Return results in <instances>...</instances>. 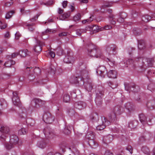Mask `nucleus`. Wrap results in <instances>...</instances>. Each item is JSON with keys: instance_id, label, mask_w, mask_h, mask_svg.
I'll return each mask as SVG.
<instances>
[{"instance_id": "nucleus-12", "label": "nucleus", "mask_w": 155, "mask_h": 155, "mask_svg": "<svg viewBox=\"0 0 155 155\" xmlns=\"http://www.w3.org/2000/svg\"><path fill=\"white\" fill-rule=\"evenodd\" d=\"M139 118L140 121L144 125L147 123V117L144 114H140L139 115Z\"/></svg>"}, {"instance_id": "nucleus-24", "label": "nucleus", "mask_w": 155, "mask_h": 155, "mask_svg": "<svg viewBox=\"0 0 155 155\" xmlns=\"http://www.w3.org/2000/svg\"><path fill=\"white\" fill-rule=\"evenodd\" d=\"M15 13V11L12 10L7 12L5 15V18L6 19H9L11 18L13 14Z\"/></svg>"}, {"instance_id": "nucleus-5", "label": "nucleus", "mask_w": 155, "mask_h": 155, "mask_svg": "<svg viewBox=\"0 0 155 155\" xmlns=\"http://www.w3.org/2000/svg\"><path fill=\"white\" fill-rule=\"evenodd\" d=\"M37 45L35 46L33 48V50L36 53L39 54L41 51V46L44 45V43L41 42L39 40H37Z\"/></svg>"}, {"instance_id": "nucleus-11", "label": "nucleus", "mask_w": 155, "mask_h": 155, "mask_svg": "<svg viewBox=\"0 0 155 155\" xmlns=\"http://www.w3.org/2000/svg\"><path fill=\"white\" fill-rule=\"evenodd\" d=\"M106 71V68L102 66L99 68L97 71V72L101 76L104 77V73Z\"/></svg>"}, {"instance_id": "nucleus-28", "label": "nucleus", "mask_w": 155, "mask_h": 155, "mask_svg": "<svg viewBox=\"0 0 155 155\" xmlns=\"http://www.w3.org/2000/svg\"><path fill=\"white\" fill-rule=\"evenodd\" d=\"M151 17L148 15H145L142 18V20L145 22H147L151 19Z\"/></svg>"}, {"instance_id": "nucleus-32", "label": "nucleus", "mask_w": 155, "mask_h": 155, "mask_svg": "<svg viewBox=\"0 0 155 155\" xmlns=\"http://www.w3.org/2000/svg\"><path fill=\"white\" fill-rule=\"evenodd\" d=\"M70 82L72 83L77 84L78 83L77 77H71L70 80Z\"/></svg>"}, {"instance_id": "nucleus-9", "label": "nucleus", "mask_w": 155, "mask_h": 155, "mask_svg": "<svg viewBox=\"0 0 155 155\" xmlns=\"http://www.w3.org/2000/svg\"><path fill=\"white\" fill-rule=\"evenodd\" d=\"M54 131L52 130L50 127H47L45 128L44 130L45 135L46 136L49 137H52L54 134Z\"/></svg>"}, {"instance_id": "nucleus-13", "label": "nucleus", "mask_w": 155, "mask_h": 155, "mask_svg": "<svg viewBox=\"0 0 155 155\" xmlns=\"http://www.w3.org/2000/svg\"><path fill=\"white\" fill-rule=\"evenodd\" d=\"M117 75V72L115 70H110L107 73V76L110 78H116Z\"/></svg>"}, {"instance_id": "nucleus-50", "label": "nucleus", "mask_w": 155, "mask_h": 155, "mask_svg": "<svg viewBox=\"0 0 155 155\" xmlns=\"http://www.w3.org/2000/svg\"><path fill=\"white\" fill-rule=\"evenodd\" d=\"M21 35L19 32H17L15 34V38L16 39H18L21 36Z\"/></svg>"}, {"instance_id": "nucleus-26", "label": "nucleus", "mask_w": 155, "mask_h": 155, "mask_svg": "<svg viewBox=\"0 0 155 155\" xmlns=\"http://www.w3.org/2000/svg\"><path fill=\"white\" fill-rule=\"evenodd\" d=\"M81 14L79 13H78L74 17L73 20L76 22L79 21L81 19Z\"/></svg>"}, {"instance_id": "nucleus-44", "label": "nucleus", "mask_w": 155, "mask_h": 155, "mask_svg": "<svg viewBox=\"0 0 155 155\" xmlns=\"http://www.w3.org/2000/svg\"><path fill=\"white\" fill-rule=\"evenodd\" d=\"M41 14V13H39L37 14L35 16L31 19V21H36L38 19V17Z\"/></svg>"}, {"instance_id": "nucleus-42", "label": "nucleus", "mask_w": 155, "mask_h": 155, "mask_svg": "<svg viewBox=\"0 0 155 155\" xmlns=\"http://www.w3.org/2000/svg\"><path fill=\"white\" fill-rule=\"evenodd\" d=\"M93 20V19L92 18V17H90L89 18V19H87L85 20H83L82 21V23L83 24H85L86 22L89 23L91 21Z\"/></svg>"}, {"instance_id": "nucleus-35", "label": "nucleus", "mask_w": 155, "mask_h": 155, "mask_svg": "<svg viewBox=\"0 0 155 155\" xmlns=\"http://www.w3.org/2000/svg\"><path fill=\"white\" fill-rule=\"evenodd\" d=\"M92 88L93 86L91 83L87 84L86 85V89L88 91H91Z\"/></svg>"}, {"instance_id": "nucleus-31", "label": "nucleus", "mask_w": 155, "mask_h": 155, "mask_svg": "<svg viewBox=\"0 0 155 155\" xmlns=\"http://www.w3.org/2000/svg\"><path fill=\"white\" fill-rule=\"evenodd\" d=\"M27 130L24 128H22L19 130L18 131V133L19 135H24L26 134Z\"/></svg>"}, {"instance_id": "nucleus-45", "label": "nucleus", "mask_w": 155, "mask_h": 155, "mask_svg": "<svg viewBox=\"0 0 155 155\" xmlns=\"http://www.w3.org/2000/svg\"><path fill=\"white\" fill-rule=\"evenodd\" d=\"M11 62L9 60L5 62V63L4 64V65L6 67H10L12 65Z\"/></svg>"}, {"instance_id": "nucleus-20", "label": "nucleus", "mask_w": 155, "mask_h": 155, "mask_svg": "<svg viewBox=\"0 0 155 155\" xmlns=\"http://www.w3.org/2000/svg\"><path fill=\"white\" fill-rule=\"evenodd\" d=\"M28 51L27 49H24L21 50L18 52L19 54L21 57H24L28 54Z\"/></svg>"}, {"instance_id": "nucleus-38", "label": "nucleus", "mask_w": 155, "mask_h": 155, "mask_svg": "<svg viewBox=\"0 0 155 155\" xmlns=\"http://www.w3.org/2000/svg\"><path fill=\"white\" fill-rule=\"evenodd\" d=\"M6 137V136L5 134H2L0 136V140L2 141V143H4L5 141V138Z\"/></svg>"}, {"instance_id": "nucleus-51", "label": "nucleus", "mask_w": 155, "mask_h": 155, "mask_svg": "<svg viewBox=\"0 0 155 155\" xmlns=\"http://www.w3.org/2000/svg\"><path fill=\"white\" fill-rule=\"evenodd\" d=\"M68 4V1H64L62 3V6L63 8H64L66 7Z\"/></svg>"}, {"instance_id": "nucleus-8", "label": "nucleus", "mask_w": 155, "mask_h": 155, "mask_svg": "<svg viewBox=\"0 0 155 155\" xmlns=\"http://www.w3.org/2000/svg\"><path fill=\"white\" fill-rule=\"evenodd\" d=\"M13 97L12 99L14 104L18 106L20 104V99L17 96V92L16 91L13 92Z\"/></svg>"}, {"instance_id": "nucleus-46", "label": "nucleus", "mask_w": 155, "mask_h": 155, "mask_svg": "<svg viewBox=\"0 0 155 155\" xmlns=\"http://www.w3.org/2000/svg\"><path fill=\"white\" fill-rule=\"evenodd\" d=\"M112 26L110 25H107L105 26L104 28H101L103 30H109L112 28Z\"/></svg>"}, {"instance_id": "nucleus-37", "label": "nucleus", "mask_w": 155, "mask_h": 155, "mask_svg": "<svg viewBox=\"0 0 155 155\" xmlns=\"http://www.w3.org/2000/svg\"><path fill=\"white\" fill-rule=\"evenodd\" d=\"M88 72L85 70L83 71L81 73V76L82 77V78L84 79L87 76Z\"/></svg>"}, {"instance_id": "nucleus-63", "label": "nucleus", "mask_w": 155, "mask_h": 155, "mask_svg": "<svg viewBox=\"0 0 155 155\" xmlns=\"http://www.w3.org/2000/svg\"><path fill=\"white\" fill-rule=\"evenodd\" d=\"M70 8L71 12H73L75 9L74 7L72 5L71 6Z\"/></svg>"}, {"instance_id": "nucleus-36", "label": "nucleus", "mask_w": 155, "mask_h": 155, "mask_svg": "<svg viewBox=\"0 0 155 155\" xmlns=\"http://www.w3.org/2000/svg\"><path fill=\"white\" fill-rule=\"evenodd\" d=\"M104 120H103V125L105 126V127L106 126H108L110 124V121L107 120L105 119V118H104Z\"/></svg>"}, {"instance_id": "nucleus-17", "label": "nucleus", "mask_w": 155, "mask_h": 155, "mask_svg": "<svg viewBox=\"0 0 155 155\" xmlns=\"http://www.w3.org/2000/svg\"><path fill=\"white\" fill-rule=\"evenodd\" d=\"M120 17L117 19V21L120 23H123L124 21V18L126 17L125 13H121L120 14Z\"/></svg>"}, {"instance_id": "nucleus-18", "label": "nucleus", "mask_w": 155, "mask_h": 155, "mask_svg": "<svg viewBox=\"0 0 155 155\" xmlns=\"http://www.w3.org/2000/svg\"><path fill=\"white\" fill-rule=\"evenodd\" d=\"M35 103L39 106H41L45 104V101L39 99H35L34 100Z\"/></svg>"}, {"instance_id": "nucleus-19", "label": "nucleus", "mask_w": 155, "mask_h": 155, "mask_svg": "<svg viewBox=\"0 0 155 155\" xmlns=\"http://www.w3.org/2000/svg\"><path fill=\"white\" fill-rule=\"evenodd\" d=\"M70 16L69 12H67L60 15L59 16V19L62 20H64Z\"/></svg>"}, {"instance_id": "nucleus-22", "label": "nucleus", "mask_w": 155, "mask_h": 155, "mask_svg": "<svg viewBox=\"0 0 155 155\" xmlns=\"http://www.w3.org/2000/svg\"><path fill=\"white\" fill-rule=\"evenodd\" d=\"M86 30L85 29H80L76 30V34L78 35H81L82 33L86 32Z\"/></svg>"}, {"instance_id": "nucleus-21", "label": "nucleus", "mask_w": 155, "mask_h": 155, "mask_svg": "<svg viewBox=\"0 0 155 155\" xmlns=\"http://www.w3.org/2000/svg\"><path fill=\"white\" fill-rule=\"evenodd\" d=\"M9 131V128L6 126L1 127V128L0 129V131L1 132L5 134H8Z\"/></svg>"}, {"instance_id": "nucleus-40", "label": "nucleus", "mask_w": 155, "mask_h": 155, "mask_svg": "<svg viewBox=\"0 0 155 155\" xmlns=\"http://www.w3.org/2000/svg\"><path fill=\"white\" fill-rule=\"evenodd\" d=\"M35 25L34 23H32L31 24H28L27 25V26L28 27V29L30 31H33L34 30V28L32 27V26Z\"/></svg>"}, {"instance_id": "nucleus-61", "label": "nucleus", "mask_w": 155, "mask_h": 155, "mask_svg": "<svg viewBox=\"0 0 155 155\" xmlns=\"http://www.w3.org/2000/svg\"><path fill=\"white\" fill-rule=\"evenodd\" d=\"M81 2L86 4L88 2V0H81Z\"/></svg>"}, {"instance_id": "nucleus-7", "label": "nucleus", "mask_w": 155, "mask_h": 155, "mask_svg": "<svg viewBox=\"0 0 155 155\" xmlns=\"http://www.w3.org/2000/svg\"><path fill=\"white\" fill-rule=\"evenodd\" d=\"M43 118L46 123L48 124L51 123L54 119V117L49 113L45 114L43 115Z\"/></svg>"}, {"instance_id": "nucleus-49", "label": "nucleus", "mask_w": 155, "mask_h": 155, "mask_svg": "<svg viewBox=\"0 0 155 155\" xmlns=\"http://www.w3.org/2000/svg\"><path fill=\"white\" fill-rule=\"evenodd\" d=\"M49 54L52 58H54L55 57V54L53 51H50L49 52Z\"/></svg>"}, {"instance_id": "nucleus-52", "label": "nucleus", "mask_w": 155, "mask_h": 155, "mask_svg": "<svg viewBox=\"0 0 155 155\" xmlns=\"http://www.w3.org/2000/svg\"><path fill=\"white\" fill-rule=\"evenodd\" d=\"M127 149L131 153H133V149L131 146H128L127 148Z\"/></svg>"}, {"instance_id": "nucleus-62", "label": "nucleus", "mask_w": 155, "mask_h": 155, "mask_svg": "<svg viewBox=\"0 0 155 155\" xmlns=\"http://www.w3.org/2000/svg\"><path fill=\"white\" fill-rule=\"evenodd\" d=\"M7 25L6 24H5L3 25L1 27V29H4L5 28L7 27Z\"/></svg>"}, {"instance_id": "nucleus-60", "label": "nucleus", "mask_w": 155, "mask_h": 155, "mask_svg": "<svg viewBox=\"0 0 155 155\" xmlns=\"http://www.w3.org/2000/svg\"><path fill=\"white\" fill-rule=\"evenodd\" d=\"M4 36L5 38H9L10 36L9 32H6L4 35Z\"/></svg>"}, {"instance_id": "nucleus-33", "label": "nucleus", "mask_w": 155, "mask_h": 155, "mask_svg": "<svg viewBox=\"0 0 155 155\" xmlns=\"http://www.w3.org/2000/svg\"><path fill=\"white\" fill-rule=\"evenodd\" d=\"M142 151L145 154H148L150 153V150L148 148L145 147H143L142 148Z\"/></svg>"}, {"instance_id": "nucleus-59", "label": "nucleus", "mask_w": 155, "mask_h": 155, "mask_svg": "<svg viewBox=\"0 0 155 155\" xmlns=\"http://www.w3.org/2000/svg\"><path fill=\"white\" fill-rule=\"evenodd\" d=\"M50 31H51V29H48L45 31L43 32L42 34L43 35H45L47 33Z\"/></svg>"}, {"instance_id": "nucleus-30", "label": "nucleus", "mask_w": 155, "mask_h": 155, "mask_svg": "<svg viewBox=\"0 0 155 155\" xmlns=\"http://www.w3.org/2000/svg\"><path fill=\"white\" fill-rule=\"evenodd\" d=\"M19 115L21 117H24L26 116V110L23 109H20L19 111Z\"/></svg>"}, {"instance_id": "nucleus-47", "label": "nucleus", "mask_w": 155, "mask_h": 155, "mask_svg": "<svg viewBox=\"0 0 155 155\" xmlns=\"http://www.w3.org/2000/svg\"><path fill=\"white\" fill-rule=\"evenodd\" d=\"M64 132L65 134H68L70 133V130L68 128L65 127L64 130Z\"/></svg>"}, {"instance_id": "nucleus-15", "label": "nucleus", "mask_w": 155, "mask_h": 155, "mask_svg": "<svg viewBox=\"0 0 155 155\" xmlns=\"http://www.w3.org/2000/svg\"><path fill=\"white\" fill-rule=\"evenodd\" d=\"M146 105L147 107L150 110H153L155 108L154 101L148 102Z\"/></svg>"}, {"instance_id": "nucleus-48", "label": "nucleus", "mask_w": 155, "mask_h": 155, "mask_svg": "<svg viewBox=\"0 0 155 155\" xmlns=\"http://www.w3.org/2000/svg\"><path fill=\"white\" fill-rule=\"evenodd\" d=\"M57 54L59 56L61 55L63 53L62 50L60 49H57Z\"/></svg>"}, {"instance_id": "nucleus-25", "label": "nucleus", "mask_w": 155, "mask_h": 155, "mask_svg": "<svg viewBox=\"0 0 155 155\" xmlns=\"http://www.w3.org/2000/svg\"><path fill=\"white\" fill-rule=\"evenodd\" d=\"M134 87H135V86H129V85H126L125 86V89L127 91H134Z\"/></svg>"}, {"instance_id": "nucleus-6", "label": "nucleus", "mask_w": 155, "mask_h": 155, "mask_svg": "<svg viewBox=\"0 0 155 155\" xmlns=\"http://www.w3.org/2000/svg\"><path fill=\"white\" fill-rule=\"evenodd\" d=\"M74 61V58L72 55V54L70 52H67V55L65 56L64 58V62L67 63H72Z\"/></svg>"}, {"instance_id": "nucleus-43", "label": "nucleus", "mask_w": 155, "mask_h": 155, "mask_svg": "<svg viewBox=\"0 0 155 155\" xmlns=\"http://www.w3.org/2000/svg\"><path fill=\"white\" fill-rule=\"evenodd\" d=\"M147 73L148 74V76H147V77L149 76H153L155 75V73L153 71L149 70L147 72Z\"/></svg>"}, {"instance_id": "nucleus-55", "label": "nucleus", "mask_w": 155, "mask_h": 155, "mask_svg": "<svg viewBox=\"0 0 155 155\" xmlns=\"http://www.w3.org/2000/svg\"><path fill=\"white\" fill-rule=\"evenodd\" d=\"M67 33L66 32H63L59 34V36L60 37L65 36L67 35Z\"/></svg>"}, {"instance_id": "nucleus-1", "label": "nucleus", "mask_w": 155, "mask_h": 155, "mask_svg": "<svg viewBox=\"0 0 155 155\" xmlns=\"http://www.w3.org/2000/svg\"><path fill=\"white\" fill-rule=\"evenodd\" d=\"M88 48V51L90 53V56L96 58H99L101 55L100 51L96 49L93 45H90Z\"/></svg>"}, {"instance_id": "nucleus-54", "label": "nucleus", "mask_w": 155, "mask_h": 155, "mask_svg": "<svg viewBox=\"0 0 155 155\" xmlns=\"http://www.w3.org/2000/svg\"><path fill=\"white\" fill-rule=\"evenodd\" d=\"M19 54L18 52H16L13 53L12 55V58H15Z\"/></svg>"}, {"instance_id": "nucleus-58", "label": "nucleus", "mask_w": 155, "mask_h": 155, "mask_svg": "<svg viewBox=\"0 0 155 155\" xmlns=\"http://www.w3.org/2000/svg\"><path fill=\"white\" fill-rule=\"evenodd\" d=\"M47 155H61V154L59 153H53L50 152L48 153Z\"/></svg>"}, {"instance_id": "nucleus-4", "label": "nucleus", "mask_w": 155, "mask_h": 155, "mask_svg": "<svg viewBox=\"0 0 155 155\" xmlns=\"http://www.w3.org/2000/svg\"><path fill=\"white\" fill-rule=\"evenodd\" d=\"M135 61L140 62H141L143 64H144L145 61H146L148 65L150 67L152 66L153 62V59L152 58H142L140 57L136 58L135 59Z\"/></svg>"}, {"instance_id": "nucleus-39", "label": "nucleus", "mask_w": 155, "mask_h": 155, "mask_svg": "<svg viewBox=\"0 0 155 155\" xmlns=\"http://www.w3.org/2000/svg\"><path fill=\"white\" fill-rule=\"evenodd\" d=\"M88 144L90 146L92 147L94 146H96V145H97L96 143L92 140H91L89 141Z\"/></svg>"}, {"instance_id": "nucleus-64", "label": "nucleus", "mask_w": 155, "mask_h": 155, "mask_svg": "<svg viewBox=\"0 0 155 155\" xmlns=\"http://www.w3.org/2000/svg\"><path fill=\"white\" fill-rule=\"evenodd\" d=\"M114 16L113 15H112V14L110 15L109 16V17L110 18H112V20L114 19Z\"/></svg>"}, {"instance_id": "nucleus-56", "label": "nucleus", "mask_w": 155, "mask_h": 155, "mask_svg": "<svg viewBox=\"0 0 155 155\" xmlns=\"http://www.w3.org/2000/svg\"><path fill=\"white\" fill-rule=\"evenodd\" d=\"M64 10L60 8H59L58 9V12L59 14H61L63 13Z\"/></svg>"}, {"instance_id": "nucleus-57", "label": "nucleus", "mask_w": 155, "mask_h": 155, "mask_svg": "<svg viewBox=\"0 0 155 155\" xmlns=\"http://www.w3.org/2000/svg\"><path fill=\"white\" fill-rule=\"evenodd\" d=\"M104 155H113V154L112 153H111L110 151H106L105 152Z\"/></svg>"}, {"instance_id": "nucleus-41", "label": "nucleus", "mask_w": 155, "mask_h": 155, "mask_svg": "<svg viewBox=\"0 0 155 155\" xmlns=\"http://www.w3.org/2000/svg\"><path fill=\"white\" fill-rule=\"evenodd\" d=\"M105 128V126L104 125H99L96 127V129L98 130H101Z\"/></svg>"}, {"instance_id": "nucleus-34", "label": "nucleus", "mask_w": 155, "mask_h": 155, "mask_svg": "<svg viewBox=\"0 0 155 155\" xmlns=\"http://www.w3.org/2000/svg\"><path fill=\"white\" fill-rule=\"evenodd\" d=\"M148 121L150 123L149 124V125H151L153 124V123L155 122V117H151L150 118H149Z\"/></svg>"}, {"instance_id": "nucleus-14", "label": "nucleus", "mask_w": 155, "mask_h": 155, "mask_svg": "<svg viewBox=\"0 0 155 155\" xmlns=\"http://www.w3.org/2000/svg\"><path fill=\"white\" fill-rule=\"evenodd\" d=\"M116 49V48L114 46L110 45L107 46L106 47V50L109 54H113Z\"/></svg>"}, {"instance_id": "nucleus-10", "label": "nucleus", "mask_w": 155, "mask_h": 155, "mask_svg": "<svg viewBox=\"0 0 155 155\" xmlns=\"http://www.w3.org/2000/svg\"><path fill=\"white\" fill-rule=\"evenodd\" d=\"M125 107L130 113L132 112L135 109L134 105L132 104L129 102L125 104Z\"/></svg>"}, {"instance_id": "nucleus-3", "label": "nucleus", "mask_w": 155, "mask_h": 155, "mask_svg": "<svg viewBox=\"0 0 155 155\" xmlns=\"http://www.w3.org/2000/svg\"><path fill=\"white\" fill-rule=\"evenodd\" d=\"M124 111L123 108L121 107L117 106L115 107L113 109L114 114L110 117V120L111 122L114 121L116 119V116L121 114Z\"/></svg>"}, {"instance_id": "nucleus-29", "label": "nucleus", "mask_w": 155, "mask_h": 155, "mask_svg": "<svg viewBox=\"0 0 155 155\" xmlns=\"http://www.w3.org/2000/svg\"><path fill=\"white\" fill-rule=\"evenodd\" d=\"M63 101L66 103L68 102L70 100V97L69 95L65 94H64L63 97Z\"/></svg>"}, {"instance_id": "nucleus-53", "label": "nucleus", "mask_w": 155, "mask_h": 155, "mask_svg": "<svg viewBox=\"0 0 155 155\" xmlns=\"http://www.w3.org/2000/svg\"><path fill=\"white\" fill-rule=\"evenodd\" d=\"M133 61L132 59H128L126 61V64H133Z\"/></svg>"}, {"instance_id": "nucleus-16", "label": "nucleus", "mask_w": 155, "mask_h": 155, "mask_svg": "<svg viewBox=\"0 0 155 155\" xmlns=\"http://www.w3.org/2000/svg\"><path fill=\"white\" fill-rule=\"evenodd\" d=\"M95 102L97 105H101L102 103V97L99 94L96 97L95 99Z\"/></svg>"}, {"instance_id": "nucleus-27", "label": "nucleus", "mask_w": 155, "mask_h": 155, "mask_svg": "<svg viewBox=\"0 0 155 155\" xmlns=\"http://www.w3.org/2000/svg\"><path fill=\"white\" fill-rule=\"evenodd\" d=\"M92 29L94 32H98L99 31L103 30L101 28H100L99 26L97 25H95L93 26Z\"/></svg>"}, {"instance_id": "nucleus-23", "label": "nucleus", "mask_w": 155, "mask_h": 155, "mask_svg": "<svg viewBox=\"0 0 155 155\" xmlns=\"http://www.w3.org/2000/svg\"><path fill=\"white\" fill-rule=\"evenodd\" d=\"M37 145L40 148H43L45 147L46 143L44 140H43L41 141L38 142L37 143Z\"/></svg>"}, {"instance_id": "nucleus-2", "label": "nucleus", "mask_w": 155, "mask_h": 155, "mask_svg": "<svg viewBox=\"0 0 155 155\" xmlns=\"http://www.w3.org/2000/svg\"><path fill=\"white\" fill-rule=\"evenodd\" d=\"M18 139L17 136L13 135L10 137L9 142L4 144V145L7 149H10L18 143Z\"/></svg>"}]
</instances>
